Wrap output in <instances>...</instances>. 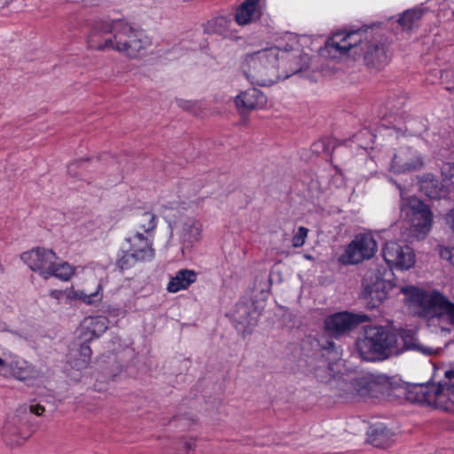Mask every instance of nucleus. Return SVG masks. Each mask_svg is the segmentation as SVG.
<instances>
[{
	"label": "nucleus",
	"instance_id": "nucleus-1",
	"mask_svg": "<svg viewBox=\"0 0 454 454\" xmlns=\"http://www.w3.org/2000/svg\"><path fill=\"white\" fill-rule=\"evenodd\" d=\"M87 43L91 50H113L129 59L144 55L150 44L142 32L121 20H96L88 35Z\"/></svg>",
	"mask_w": 454,
	"mask_h": 454
},
{
	"label": "nucleus",
	"instance_id": "nucleus-2",
	"mask_svg": "<svg viewBox=\"0 0 454 454\" xmlns=\"http://www.w3.org/2000/svg\"><path fill=\"white\" fill-rule=\"evenodd\" d=\"M280 48L274 46L245 55L241 71L247 79L258 86H270L279 78Z\"/></svg>",
	"mask_w": 454,
	"mask_h": 454
},
{
	"label": "nucleus",
	"instance_id": "nucleus-3",
	"mask_svg": "<svg viewBox=\"0 0 454 454\" xmlns=\"http://www.w3.org/2000/svg\"><path fill=\"white\" fill-rule=\"evenodd\" d=\"M398 335L383 326H369L365 328L364 336L356 341L360 356L366 361L384 360L398 355Z\"/></svg>",
	"mask_w": 454,
	"mask_h": 454
},
{
	"label": "nucleus",
	"instance_id": "nucleus-4",
	"mask_svg": "<svg viewBox=\"0 0 454 454\" xmlns=\"http://www.w3.org/2000/svg\"><path fill=\"white\" fill-rule=\"evenodd\" d=\"M444 383L427 382L413 386L407 392V400L412 403L454 411V370L445 372Z\"/></svg>",
	"mask_w": 454,
	"mask_h": 454
},
{
	"label": "nucleus",
	"instance_id": "nucleus-5",
	"mask_svg": "<svg viewBox=\"0 0 454 454\" xmlns=\"http://www.w3.org/2000/svg\"><path fill=\"white\" fill-rule=\"evenodd\" d=\"M315 376L321 382L335 383L341 391L343 397H377L380 386L372 375L355 377L349 380L336 379L333 375V368L330 364H324L315 369Z\"/></svg>",
	"mask_w": 454,
	"mask_h": 454
},
{
	"label": "nucleus",
	"instance_id": "nucleus-6",
	"mask_svg": "<svg viewBox=\"0 0 454 454\" xmlns=\"http://www.w3.org/2000/svg\"><path fill=\"white\" fill-rule=\"evenodd\" d=\"M414 299L418 303V315L429 324L447 323L454 325V303L442 293L416 290Z\"/></svg>",
	"mask_w": 454,
	"mask_h": 454
},
{
	"label": "nucleus",
	"instance_id": "nucleus-7",
	"mask_svg": "<svg viewBox=\"0 0 454 454\" xmlns=\"http://www.w3.org/2000/svg\"><path fill=\"white\" fill-rule=\"evenodd\" d=\"M402 211L410 223L411 234L418 239H425L433 222L429 207L418 198L410 197L403 202Z\"/></svg>",
	"mask_w": 454,
	"mask_h": 454
},
{
	"label": "nucleus",
	"instance_id": "nucleus-8",
	"mask_svg": "<svg viewBox=\"0 0 454 454\" xmlns=\"http://www.w3.org/2000/svg\"><path fill=\"white\" fill-rule=\"evenodd\" d=\"M359 51L363 56L364 65L370 69L380 70L390 60L389 49L387 43L380 38L372 37L368 31L364 34Z\"/></svg>",
	"mask_w": 454,
	"mask_h": 454
},
{
	"label": "nucleus",
	"instance_id": "nucleus-9",
	"mask_svg": "<svg viewBox=\"0 0 454 454\" xmlns=\"http://www.w3.org/2000/svg\"><path fill=\"white\" fill-rule=\"evenodd\" d=\"M0 375L4 378L12 377L20 381H26L40 378L42 372L25 359L11 352H4L3 364L0 365Z\"/></svg>",
	"mask_w": 454,
	"mask_h": 454
},
{
	"label": "nucleus",
	"instance_id": "nucleus-10",
	"mask_svg": "<svg viewBox=\"0 0 454 454\" xmlns=\"http://www.w3.org/2000/svg\"><path fill=\"white\" fill-rule=\"evenodd\" d=\"M383 275V271L375 266L365 272L363 279L362 296L372 308L378 307L387 298V284Z\"/></svg>",
	"mask_w": 454,
	"mask_h": 454
},
{
	"label": "nucleus",
	"instance_id": "nucleus-11",
	"mask_svg": "<svg viewBox=\"0 0 454 454\" xmlns=\"http://www.w3.org/2000/svg\"><path fill=\"white\" fill-rule=\"evenodd\" d=\"M309 57L302 54L299 48H280L278 62L279 78L285 80L309 67Z\"/></svg>",
	"mask_w": 454,
	"mask_h": 454
},
{
	"label": "nucleus",
	"instance_id": "nucleus-12",
	"mask_svg": "<svg viewBox=\"0 0 454 454\" xmlns=\"http://www.w3.org/2000/svg\"><path fill=\"white\" fill-rule=\"evenodd\" d=\"M382 255L390 268L409 270L415 264V254L412 248L395 241L386 242Z\"/></svg>",
	"mask_w": 454,
	"mask_h": 454
},
{
	"label": "nucleus",
	"instance_id": "nucleus-13",
	"mask_svg": "<svg viewBox=\"0 0 454 454\" xmlns=\"http://www.w3.org/2000/svg\"><path fill=\"white\" fill-rule=\"evenodd\" d=\"M366 30H351L349 32H337L326 42L325 48L329 53L345 55L350 50L360 49Z\"/></svg>",
	"mask_w": 454,
	"mask_h": 454
},
{
	"label": "nucleus",
	"instance_id": "nucleus-14",
	"mask_svg": "<svg viewBox=\"0 0 454 454\" xmlns=\"http://www.w3.org/2000/svg\"><path fill=\"white\" fill-rule=\"evenodd\" d=\"M377 250V244L371 234H358L348 246L345 255L347 262L356 264L372 257Z\"/></svg>",
	"mask_w": 454,
	"mask_h": 454
},
{
	"label": "nucleus",
	"instance_id": "nucleus-15",
	"mask_svg": "<svg viewBox=\"0 0 454 454\" xmlns=\"http://www.w3.org/2000/svg\"><path fill=\"white\" fill-rule=\"evenodd\" d=\"M20 258L33 271H38L44 278L45 274L43 273L49 271L52 262L56 261L57 256L51 249L36 247L24 252Z\"/></svg>",
	"mask_w": 454,
	"mask_h": 454
},
{
	"label": "nucleus",
	"instance_id": "nucleus-16",
	"mask_svg": "<svg viewBox=\"0 0 454 454\" xmlns=\"http://www.w3.org/2000/svg\"><path fill=\"white\" fill-rule=\"evenodd\" d=\"M359 322L357 317L351 313L339 312L325 319V330L330 336L338 338L355 328Z\"/></svg>",
	"mask_w": 454,
	"mask_h": 454
},
{
	"label": "nucleus",
	"instance_id": "nucleus-17",
	"mask_svg": "<svg viewBox=\"0 0 454 454\" xmlns=\"http://www.w3.org/2000/svg\"><path fill=\"white\" fill-rule=\"evenodd\" d=\"M123 246L135 254L137 258L143 261H150L155 255L153 248V235H145L138 231L133 236L126 238Z\"/></svg>",
	"mask_w": 454,
	"mask_h": 454
},
{
	"label": "nucleus",
	"instance_id": "nucleus-18",
	"mask_svg": "<svg viewBox=\"0 0 454 454\" xmlns=\"http://www.w3.org/2000/svg\"><path fill=\"white\" fill-rule=\"evenodd\" d=\"M422 160L418 153L409 147L400 148L394 155L391 169L395 173L417 170L422 167Z\"/></svg>",
	"mask_w": 454,
	"mask_h": 454
},
{
	"label": "nucleus",
	"instance_id": "nucleus-19",
	"mask_svg": "<svg viewBox=\"0 0 454 454\" xmlns=\"http://www.w3.org/2000/svg\"><path fill=\"white\" fill-rule=\"evenodd\" d=\"M266 102L265 95L256 88H249L235 98L236 107L240 113L263 107Z\"/></svg>",
	"mask_w": 454,
	"mask_h": 454
},
{
	"label": "nucleus",
	"instance_id": "nucleus-20",
	"mask_svg": "<svg viewBox=\"0 0 454 454\" xmlns=\"http://www.w3.org/2000/svg\"><path fill=\"white\" fill-rule=\"evenodd\" d=\"M4 441L10 446L20 445L27 438L20 427V419L17 417L9 418L2 428Z\"/></svg>",
	"mask_w": 454,
	"mask_h": 454
},
{
	"label": "nucleus",
	"instance_id": "nucleus-21",
	"mask_svg": "<svg viewBox=\"0 0 454 454\" xmlns=\"http://www.w3.org/2000/svg\"><path fill=\"white\" fill-rule=\"evenodd\" d=\"M395 441V434L382 424L371 427L368 442L377 448H387Z\"/></svg>",
	"mask_w": 454,
	"mask_h": 454
},
{
	"label": "nucleus",
	"instance_id": "nucleus-22",
	"mask_svg": "<svg viewBox=\"0 0 454 454\" xmlns=\"http://www.w3.org/2000/svg\"><path fill=\"white\" fill-rule=\"evenodd\" d=\"M197 279V273L192 270H180L176 276L171 278L168 284V291L176 293L187 289Z\"/></svg>",
	"mask_w": 454,
	"mask_h": 454
},
{
	"label": "nucleus",
	"instance_id": "nucleus-23",
	"mask_svg": "<svg viewBox=\"0 0 454 454\" xmlns=\"http://www.w3.org/2000/svg\"><path fill=\"white\" fill-rule=\"evenodd\" d=\"M257 5L258 0H246L236 10L235 21L239 26H245L253 22L259 17Z\"/></svg>",
	"mask_w": 454,
	"mask_h": 454
},
{
	"label": "nucleus",
	"instance_id": "nucleus-24",
	"mask_svg": "<svg viewBox=\"0 0 454 454\" xmlns=\"http://www.w3.org/2000/svg\"><path fill=\"white\" fill-rule=\"evenodd\" d=\"M134 224L138 231L153 235L157 227V217L152 211H138L135 214Z\"/></svg>",
	"mask_w": 454,
	"mask_h": 454
},
{
	"label": "nucleus",
	"instance_id": "nucleus-25",
	"mask_svg": "<svg viewBox=\"0 0 454 454\" xmlns=\"http://www.w3.org/2000/svg\"><path fill=\"white\" fill-rule=\"evenodd\" d=\"M43 274H45L44 279H48L51 277H56L61 280L67 281L73 276L74 269L67 262L59 264L53 261L49 271H45Z\"/></svg>",
	"mask_w": 454,
	"mask_h": 454
},
{
	"label": "nucleus",
	"instance_id": "nucleus-26",
	"mask_svg": "<svg viewBox=\"0 0 454 454\" xmlns=\"http://www.w3.org/2000/svg\"><path fill=\"white\" fill-rule=\"evenodd\" d=\"M101 289L100 285L98 286L97 290L92 293H87L84 290L71 289L67 291V297L69 300L81 301L85 304H93L101 299L99 290Z\"/></svg>",
	"mask_w": 454,
	"mask_h": 454
},
{
	"label": "nucleus",
	"instance_id": "nucleus-27",
	"mask_svg": "<svg viewBox=\"0 0 454 454\" xmlns=\"http://www.w3.org/2000/svg\"><path fill=\"white\" fill-rule=\"evenodd\" d=\"M202 224L197 220L188 221L184 227L183 239L184 242L193 244L201 237Z\"/></svg>",
	"mask_w": 454,
	"mask_h": 454
},
{
	"label": "nucleus",
	"instance_id": "nucleus-28",
	"mask_svg": "<svg viewBox=\"0 0 454 454\" xmlns=\"http://www.w3.org/2000/svg\"><path fill=\"white\" fill-rule=\"evenodd\" d=\"M232 25V21L231 19L220 16L213 19L209 22V28L212 33L218 34L223 36H228L231 35V27Z\"/></svg>",
	"mask_w": 454,
	"mask_h": 454
},
{
	"label": "nucleus",
	"instance_id": "nucleus-29",
	"mask_svg": "<svg viewBox=\"0 0 454 454\" xmlns=\"http://www.w3.org/2000/svg\"><path fill=\"white\" fill-rule=\"evenodd\" d=\"M121 253L122 254L116 262V265L121 270H128L133 267L138 262H144L143 260L137 258L135 254L127 250L125 246H122Z\"/></svg>",
	"mask_w": 454,
	"mask_h": 454
},
{
	"label": "nucleus",
	"instance_id": "nucleus-30",
	"mask_svg": "<svg viewBox=\"0 0 454 454\" xmlns=\"http://www.w3.org/2000/svg\"><path fill=\"white\" fill-rule=\"evenodd\" d=\"M422 17L420 10H408L404 12L398 22L404 29H411L413 24Z\"/></svg>",
	"mask_w": 454,
	"mask_h": 454
},
{
	"label": "nucleus",
	"instance_id": "nucleus-31",
	"mask_svg": "<svg viewBox=\"0 0 454 454\" xmlns=\"http://www.w3.org/2000/svg\"><path fill=\"white\" fill-rule=\"evenodd\" d=\"M91 353V348L87 343L81 344L79 348V358L74 360L73 366L77 370L87 367L90 361Z\"/></svg>",
	"mask_w": 454,
	"mask_h": 454
},
{
	"label": "nucleus",
	"instance_id": "nucleus-32",
	"mask_svg": "<svg viewBox=\"0 0 454 454\" xmlns=\"http://www.w3.org/2000/svg\"><path fill=\"white\" fill-rule=\"evenodd\" d=\"M93 336L98 337L108 328L107 319L105 317L91 318L88 326Z\"/></svg>",
	"mask_w": 454,
	"mask_h": 454
},
{
	"label": "nucleus",
	"instance_id": "nucleus-33",
	"mask_svg": "<svg viewBox=\"0 0 454 454\" xmlns=\"http://www.w3.org/2000/svg\"><path fill=\"white\" fill-rule=\"evenodd\" d=\"M422 190L427 197L432 200H437L441 197L442 189H437V184L434 182H426L422 184Z\"/></svg>",
	"mask_w": 454,
	"mask_h": 454
},
{
	"label": "nucleus",
	"instance_id": "nucleus-34",
	"mask_svg": "<svg viewBox=\"0 0 454 454\" xmlns=\"http://www.w3.org/2000/svg\"><path fill=\"white\" fill-rule=\"evenodd\" d=\"M309 230L303 226L298 228L297 232L292 239V245L294 247H301L304 245L306 238L308 236Z\"/></svg>",
	"mask_w": 454,
	"mask_h": 454
},
{
	"label": "nucleus",
	"instance_id": "nucleus-35",
	"mask_svg": "<svg viewBox=\"0 0 454 454\" xmlns=\"http://www.w3.org/2000/svg\"><path fill=\"white\" fill-rule=\"evenodd\" d=\"M399 337L401 339V341L403 343V347H398L399 348H401L400 352L403 351V349H410L414 348L413 337L410 331H403L399 335ZM397 346H399L398 343Z\"/></svg>",
	"mask_w": 454,
	"mask_h": 454
},
{
	"label": "nucleus",
	"instance_id": "nucleus-36",
	"mask_svg": "<svg viewBox=\"0 0 454 454\" xmlns=\"http://www.w3.org/2000/svg\"><path fill=\"white\" fill-rule=\"evenodd\" d=\"M440 255L442 259L450 262L454 265V247L442 248L440 251Z\"/></svg>",
	"mask_w": 454,
	"mask_h": 454
},
{
	"label": "nucleus",
	"instance_id": "nucleus-37",
	"mask_svg": "<svg viewBox=\"0 0 454 454\" xmlns=\"http://www.w3.org/2000/svg\"><path fill=\"white\" fill-rule=\"evenodd\" d=\"M30 412L35 414L36 416H42L45 411L44 407L41 404H31L29 406Z\"/></svg>",
	"mask_w": 454,
	"mask_h": 454
},
{
	"label": "nucleus",
	"instance_id": "nucleus-38",
	"mask_svg": "<svg viewBox=\"0 0 454 454\" xmlns=\"http://www.w3.org/2000/svg\"><path fill=\"white\" fill-rule=\"evenodd\" d=\"M330 140L329 139H322V140H319L316 145L315 146L317 147H319V146H322L323 147V150L325 152H328L329 151V145H330Z\"/></svg>",
	"mask_w": 454,
	"mask_h": 454
},
{
	"label": "nucleus",
	"instance_id": "nucleus-39",
	"mask_svg": "<svg viewBox=\"0 0 454 454\" xmlns=\"http://www.w3.org/2000/svg\"><path fill=\"white\" fill-rule=\"evenodd\" d=\"M446 223L454 231V208L445 216Z\"/></svg>",
	"mask_w": 454,
	"mask_h": 454
},
{
	"label": "nucleus",
	"instance_id": "nucleus-40",
	"mask_svg": "<svg viewBox=\"0 0 454 454\" xmlns=\"http://www.w3.org/2000/svg\"><path fill=\"white\" fill-rule=\"evenodd\" d=\"M177 105L184 109H190L192 103L184 99H178Z\"/></svg>",
	"mask_w": 454,
	"mask_h": 454
},
{
	"label": "nucleus",
	"instance_id": "nucleus-41",
	"mask_svg": "<svg viewBox=\"0 0 454 454\" xmlns=\"http://www.w3.org/2000/svg\"><path fill=\"white\" fill-rule=\"evenodd\" d=\"M61 294H62V292L59 291V290H52L51 292V296L55 298V299H59Z\"/></svg>",
	"mask_w": 454,
	"mask_h": 454
},
{
	"label": "nucleus",
	"instance_id": "nucleus-42",
	"mask_svg": "<svg viewBox=\"0 0 454 454\" xmlns=\"http://www.w3.org/2000/svg\"><path fill=\"white\" fill-rule=\"evenodd\" d=\"M193 446H194V442H186L184 443V448H185L186 450H192V449L193 448Z\"/></svg>",
	"mask_w": 454,
	"mask_h": 454
},
{
	"label": "nucleus",
	"instance_id": "nucleus-43",
	"mask_svg": "<svg viewBox=\"0 0 454 454\" xmlns=\"http://www.w3.org/2000/svg\"><path fill=\"white\" fill-rule=\"evenodd\" d=\"M446 90L450 91V92H454V86H452V87H446Z\"/></svg>",
	"mask_w": 454,
	"mask_h": 454
},
{
	"label": "nucleus",
	"instance_id": "nucleus-44",
	"mask_svg": "<svg viewBox=\"0 0 454 454\" xmlns=\"http://www.w3.org/2000/svg\"><path fill=\"white\" fill-rule=\"evenodd\" d=\"M407 290H408V287L402 288V292H403V293H406V292H407Z\"/></svg>",
	"mask_w": 454,
	"mask_h": 454
}]
</instances>
